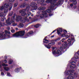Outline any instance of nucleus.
Here are the masks:
<instances>
[{
	"label": "nucleus",
	"mask_w": 79,
	"mask_h": 79,
	"mask_svg": "<svg viewBox=\"0 0 79 79\" xmlns=\"http://www.w3.org/2000/svg\"><path fill=\"white\" fill-rule=\"evenodd\" d=\"M1 67V65L0 64V68Z\"/></svg>",
	"instance_id": "nucleus-64"
},
{
	"label": "nucleus",
	"mask_w": 79,
	"mask_h": 79,
	"mask_svg": "<svg viewBox=\"0 0 79 79\" xmlns=\"http://www.w3.org/2000/svg\"><path fill=\"white\" fill-rule=\"evenodd\" d=\"M60 43H58V44H59V45H60Z\"/></svg>",
	"instance_id": "nucleus-62"
},
{
	"label": "nucleus",
	"mask_w": 79,
	"mask_h": 79,
	"mask_svg": "<svg viewBox=\"0 0 79 79\" xmlns=\"http://www.w3.org/2000/svg\"><path fill=\"white\" fill-rule=\"evenodd\" d=\"M42 7H40L38 9L39 10H42Z\"/></svg>",
	"instance_id": "nucleus-42"
},
{
	"label": "nucleus",
	"mask_w": 79,
	"mask_h": 79,
	"mask_svg": "<svg viewBox=\"0 0 79 79\" xmlns=\"http://www.w3.org/2000/svg\"><path fill=\"white\" fill-rule=\"evenodd\" d=\"M19 12L20 13H22V15L23 16H29L31 15V13L29 12H27L26 14V10H25V9L20 10L19 11Z\"/></svg>",
	"instance_id": "nucleus-5"
},
{
	"label": "nucleus",
	"mask_w": 79,
	"mask_h": 79,
	"mask_svg": "<svg viewBox=\"0 0 79 79\" xmlns=\"http://www.w3.org/2000/svg\"><path fill=\"white\" fill-rule=\"evenodd\" d=\"M10 2H14L15 0H9Z\"/></svg>",
	"instance_id": "nucleus-43"
},
{
	"label": "nucleus",
	"mask_w": 79,
	"mask_h": 79,
	"mask_svg": "<svg viewBox=\"0 0 79 79\" xmlns=\"http://www.w3.org/2000/svg\"><path fill=\"white\" fill-rule=\"evenodd\" d=\"M1 74L2 75V76H3L4 75V73L3 72H2L1 73Z\"/></svg>",
	"instance_id": "nucleus-48"
},
{
	"label": "nucleus",
	"mask_w": 79,
	"mask_h": 79,
	"mask_svg": "<svg viewBox=\"0 0 79 79\" xmlns=\"http://www.w3.org/2000/svg\"><path fill=\"white\" fill-rule=\"evenodd\" d=\"M74 8H76V6H73Z\"/></svg>",
	"instance_id": "nucleus-55"
},
{
	"label": "nucleus",
	"mask_w": 79,
	"mask_h": 79,
	"mask_svg": "<svg viewBox=\"0 0 79 79\" xmlns=\"http://www.w3.org/2000/svg\"><path fill=\"white\" fill-rule=\"evenodd\" d=\"M62 31H63L62 30V29L61 28H60L59 30L58 29L57 30V33L59 35H61V33L60 32H62Z\"/></svg>",
	"instance_id": "nucleus-13"
},
{
	"label": "nucleus",
	"mask_w": 79,
	"mask_h": 79,
	"mask_svg": "<svg viewBox=\"0 0 79 79\" xmlns=\"http://www.w3.org/2000/svg\"><path fill=\"white\" fill-rule=\"evenodd\" d=\"M76 54H77L78 55H79V51H78L77 53H76Z\"/></svg>",
	"instance_id": "nucleus-49"
},
{
	"label": "nucleus",
	"mask_w": 79,
	"mask_h": 79,
	"mask_svg": "<svg viewBox=\"0 0 79 79\" xmlns=\"http://www.w3.org/2000/svg\"><path fill=\"white\" fill-rule=\"evenodd\" d=\"M39 26H40V25H36L35 26V27H36V28H37L38 27H39Z\"/></svg>",
	"instance_id": "nucleus-32"
},
{
	"label": "nucleus",
	"mask_w": 79,
	"mask_h": 79,
	"mask_svg": "<svg viewBox=\"0 0 79 79\" xmlns=\"http://www.w3.org/2000/svg\"><path fill=\"white\" fill-rule=\"evenodd\" d=\"M57 0H47L46 1L47 3H51V6L48 7V10H47L46 11L47 13L51 12V10H54V7H55L56 5L58 6L60 5H61L63 2V1L62 0H60L58 2H55Z\"/></svg>",
	"instance_id": "nucleus-1"
},
{
	"label": "nucleus",
	"mask_w": 79,
	"mask_h": 79,
	"mask_svg": "<svg viewBox=\"0 0 79 79\" xmlns=\"http://www.w3.org/2000/svg\"><path fill=\"white\" fill-rule=\"evenodd\" d=\"M4 69L6 71H8L10 69L8 67H4Z\"/></svg>",
	"instance_id": "nucleus-26"
},
{
	"label": "nucleus",
	"mask_w": 79,
	"mask_h": 79,
	"mask_svg": "<svg viewBox=\"0 0 79 79\" xmlns=\"http://www.w3.org/2000/svg\"><path fill=\"white\" fill-rule=\"evenodd\" d=\"M27 20H28V21H29V19H28Z\"/></svg>",
	"instance_id": "nucleus-63"
},
{
	"label": "nucleus",
	"mask_w": 79,
	"mask_h": 79,
	"mask_svg": "<svg viewBox=\"0 0 79 79\" xmlns=\"http://www.w3.org/2000/svg\"><path fill=\"white\" fill-rule=\"evenodd\" d=\"M60 38H59L58 39H57V40L58 41V40H60Z\"/></svg>",
	"instance_id": "nucleus-50"
},
{
	"label": "nucleus",
	"mask_w": 79,
	"mask_h": 79,
	"mask_svg": "<svg viewBox=\"0 0 79 79\" xmlns=\"http://www.w3.org/2000/svg\"><path fill=\"white\" fill-rule=\"evenodd\" d=\"M31 16H34V15H33V14H32L31 15Z\"/></svg>",
	"instance_id": "nucleus-58"
},
{
	"label": "nucleus",
	"mask_w": 79,
	"mask_h": 79,
	"mask_svg": "<svg viewBox=\"0 0 79 79\" xmlns=\"http://www.w3.org/2000/svg\"><path fill=\"white\" fill-rule=\"evenodd\" d=\"M74 57H75V59H78V56L77 55H75Z\"/></svg>",
	"instance_id": "nucleus-34"
},
{
	"label": "nucleus",
	"mask_w": 79,
	"mask_h": 79,
	"mask_svg": "<svg viewBox=\"0 0 79 79\" xmlns=\"http://www.w3.org/2000/svg\"><path fill=\"white\" fill-rule=\"evenodd\" d=\"M45 7H42V10H45Z\"/></svg>",
	"instance_id": "nucleus-44"
},
{
	"label": "nucleus",
	"mask_w": 79,
	"mask_h": 79,
	"mask_svg": "<svg viewBox=\"0 0 79 79\" xmlns=\"http://www.w3.org/2000/svg\"><path fill=\"white\" fill-rule=\"evenodd\" d=\"M66 35V34L64 33L62 34V35H61V37H65Z\"/></svg>",
	"instance_id": "nucleus-38"
},
{
	"label": "nucleus",
	"mask_w": 79,
	"mask_h": 79,
	"mask_svg": "<svg viewBox=\"0 0 79 79\" xmlns=\"http://www.w3.org/2000/svg\"><path fill=\"white\" fill-rule=\"evenodd\" d=\"M71 40H70V39H69L68 40V41L69 42L68 45L69 46L71 45V40H74V38H71Z\"/></svg>",
	"instance_id": "nucleus-14"
},
{
	"label": "nucleus",
	"mask_w": 79,
	"mask_h": 79,
	"mask_svg": "<svg viewBox=\"0 0 79 79\" xmlns=\"http://www.w3.org/2000/svg\"><path fill=\"white\" fill-rule=\"evenodd\" d=\"M68 44H67V42H64L63 44V47L65 49L66 47H68V46H69V45H68Z\"/></svg>",
	"instance_id": "nucleus-12"
},
{
	"label": "nucleus",
	"mask_w": 79,
	"mask_h": 79,
	"mask_svg": "<svg viewBox=\"0 0 79 79\" xmlns=\"http://www.w3.org/2000/svg\"><path fill=\"white\" fill-rule=\"evenodd\" d=\"M41 5H46V4L45 3V2H44V1H43L41 3Z\"/></svg>",
	"instance_id": "nucleus-22"
},
{
	"label": "nucleus",
	"mask_w": 79,
	"mask_h": 79,
	"mask_svg": "<svg viewBox=\"0 0 79 79\" xmlns=\"http://www.w3.org/2000/svg\"><path fill=\"white\" fill-rule=\"evenodd\" d=\"M70 6H73V4H71L70 5Z\"/></svg>",
	"instance_id": "nucleus-53"
},
{
	"label": "nucleus",
	"mask_w": 79,
	"mask_h": 79,
	"mask_svg": "<svg viewBox=\"0 0 79 79\" xmlns=\"http://www.w3.org/2000/svg\"><path fill=\"white\" fill-rule=\"evenodd\" d=\"M15 18H16L15 20L17 22H19L21 20V19H22V17H21L19 15H17L16 14H14L13 17H12L11 18V20L12 22L10 21L9 20L10 19V18H9L6 21V26H10V25L11 23H12L14 26H16V25H17V24L15 23V21H14V20H15Z\"/></svg>",
	"instance_id": "nucleus-2"
},
{
	"label": "nucleus",
	"mask_w": 79,
	"mask_h": 79,
	"mask_svg": "<svg viewBox=\"0 0 79 79\" xmlns=\"http://www.w3.org/2000/svg\"><path fill=\"white\" fill-rule=\"evenodd\" d=\"M7 29L8 31H9V30L10 29V28L9 27H8L7 28Z\"/></svg>",
	"instance_id": "nucleus-52"
},
{
	"label": "nucleus",
	"mask_w": 79,
	"mask_h": 79,
	"mask_svg": "<svg viewBox=\"0 0 79 79\" xmlns=\"http://www.w3.org/2000/svg\"><path fill=\"white\" fill-rule=\"evenodd\" d=\"M24 26L23 24L20 23L19 24V27H23Z\"/></svg>",
	"instance_id": "nucleus-27"
},
{
	"label": "nucleus",
	"mask_w": 79,
	"mask_h": 79,
	"mask_svg": "<svg viewBox=\"0 0 79 79\" xmlns=\"http://www.w3.org/2000/svg\"><path fill=\"white\" fill-rule=\"evenodd\" d=\"M1 20L2 21H4V19H3V18L2 17V18H1Z\"/></svg>",
	"instance_id": "nucleus-45"
},
{
	"label": "nucleus",
	"mask_w": 79,
	"mask_h": 79,
	"mask_svg": "<svg viewBox=\"0 0 79 79\" xmlns=\"http://www.w3.org/2000/svg\"><path fill=\"white\" fill-rule=\"evenodd\" d=\"M33 33L34 32H33V31L27 33V36H29L30 35H31V34H33Z\"/></svg>",
	"instance_id": "nucleus-17"
},
{
	"label": "nucleus",
	"mask_w": 79,
	"mask_h": 79,
	"mask_svg": "<svg viewBox=\"0 0 79 79\" xmlns=\"http://www.w3.org/2000/svg\"><path fill=\"white\" fill-rule=\"evenodd\" d=\"M52 48L53 50L54 51L52 52L53 53L57 55H60L61 53V51L63 50V48L62 47H60L59 48L53 47Z\"/></svg>",
	"instance_id": "nucleus-4"
},
{
	"label": "nucleus",
	"mask_w": 79,
	"mask_h": 79,
	"mask_svg": "<svg viewBox=\"0 0 79 79\" xmlns=\"http://www.w3.org/2000/svg\"><path fill=\"white\" fill-rule=\"evenodd\" d=\"M4 33H5V32H3L2 33L0 34V37L1 38H3V37H6V36H7V34H10V32H8L6 30L5 31V34L3 35Z\"/></svg>",
	"instance_id": "nucleus-7"
},
{
	"label": "nucleus",
	"mask_w": 79,
	"mask_h": 79,
	"mask_svg": "<svg viewBox=\"0 0 79 79\" xmlns=\"http://www.w3.org/2000/svg\"><path fill=\"white\" fill-rule=\"evenodd\" d=\"M74 70L72 69V70H69L67 71V75H71V74L74 73Z\"/></svg>",
	"instance_id": "nucleus-11"
},
{
	"label": "nucleus",
	"mask_w": 79,
	"mask_h": 79,
	"mask_svg": "<svg viewBox=\"0 0 79 79\" xmlns=\"http://www.w3.org/2000/svg\"><path fill=\"white\" fill-rule=\"evenodd\" d=\"M5 23H0V27H2V26H5Z\"/></svg>",
	"instance_id": "nucleus-24"
},
{
	"label": "nucleus",
	"mask_w": 79,
	"mask_h": 79,
	"mask_svg": "<svg viewBox=\"0 0 79 79\" xmlns=\"http://www.w3.org/2000/svg\"><path fill=\"white\" fill-rule=\"evenodd\" d=\"M17 5H18V3H15L14 4V6L15 7H16V6H17Z\"/></svg>",
	"instance_id": "nucleus-35"
},
{
	"label": "nucleus",
	"mask_w": 79,
	"mask_h": 79,
	"mask_svg": "<svg viewBox=\"0 0 79 79\" xmlns=\"http://www.w3.org/2000/svg\"><path fill=\"white\" fill-rule=\"evenodd\" d=\"M20 69H21V70H22V69H21V67L20 68Z\"/></svg>",
	"instance_id": "nucleus-59"
},
{
	"label": "nucleus",
	"mask_w": 79,
	"mask_h": 79,
	"mask_svg": "<svg viewBox=\"0 0 79 79\" xmlns=\"http://www.w3.org/2000/svg\"><path fill=\"white\" fill-rule=\"evenodd\" d=\"M15 31L13 29L11 30V32H12V33H15Z\"/></svg>",
	"instance_id": "nucleus-37"
},
{
	"label": "nucleus",
	"mask_w": 79,
	"mask_h": 79,
	"mask_svg": "<svg viewBox=\"0 0 79 79\" xmlns=\"http://www.w3.org/2000/svg\"><path fill=\"white\" fill-rule=\"evenodd\" d=\"M74 79L73 75H70L68 77V79Z\"/></svg>",
	"instance_id": "nucleus-19"
},
{
	"label": "nucleus",
	"mask_w": 79,
	"mask_h": 79,
	"mask_svg": "<svg viewBox=\"0 0 79 79\" xmlns=\"http://www.w3.org/2000/svg\"><path fill=\"white\" fill-rule=\"evenodd\" d=\"M2 66H8V65L6 64H5L4 63H3L2 64Z\"/></svg>",
	"instance_id": "nucleus-31"
},
{
	"label": "nucleus",
	"mask_w": 79,
	"mask_h": 79,
	"mask_svg": "<svg viewBox=\"0 0 79 79\" xmlns=\"http://www.w3.org/2000/svg\"><path fill=\"white\" fill-rule=\"evenodd\" d=\"M7 76H11V75H10V73H7Z\"/></svg>",
	"instance_id": "nucleus-36"
},
{
	"label": "nucleus",
	"mask_w": 79,
	"mask_h": 79,
	"mask_svg": "<svg viewBox=\"0 0 79 79\" xmlns=\"http://www.w3.org/2000/svg\"><path fill=\"white\" fill-rule=\"evenodd\" d=\"M74 77H77V75L76 73L75 74Z\"/></svg>",
	"instance_id": "nucleus-51"
},
{
	"label": "nucleus",
	"mask_w": 79,
	"mask_h": 79,
	"mask_svg": "<svg viewBox=\"0 0 79 79\" xmlns=\"http://www.w3.org/2000/svg\"><path fill=\"white\" fill-rule=\"evenodd\" d=\"M2 63H7V61L6 60H3L2 61Z\"/></svg>",
	"instance_id": "nucleus-28"
},
{
	"label": "nucleus",
	"mask_w": 79,
	"mask_h": 79,
	"mask_svg": "<svg viewBox=\"0 0 79 79\" xmlns=\"http://www.w3.org/2000/svg\"><path fill=\"white\" fill-rule=\"evenodd\" d=\"M25 6H26V4L25 3H23L20 5V8H23V7H24Z\"/></svg>",
	"instance_id": "nucleus-16"
},
{
	"label": "nucleus",
	"mask_w": 79,
	"mask_h": 79,
	"mask_svg": "<svg viewBox=\"0 0 79 79\" xmlns=\"http://www.w3.org/2000/svg\"><path fill=\"white\" fill-rule=\"evenodd\" d=\"M13 7V4L11 3L5 4L4 6H2L0 8V11H2L3 10L4 8V12L5 13H6L8 12V10H11Z\"/></svg>",
	"instance_id": "nucleus-3"
},
{
	"label": "nucleus",
	"mask_w": 79,
	"mask_h": 79,
	"mask_svg": "<svg viewBox=\"0 0 79 79\" xmlns=\"http://www.w3.org/2000/svg\"><path fill=\"white\" fill-rule=\"evenodd\" d=\"M55 37V35H53L51 37V38H52V37Z\"/></svg>",
	"instance_id": "nucleus-56"
},
{
	"label": "nucleus",
	"mask_w": 79,
	"mask_h": 79,
	"mask_svg": "<svg viewBox=\"0 0 79 79\" xmlns=\"http://www.w3.org/2000/svg\"><path fill=\"white\" fill-rule=\"evenodd\" d=\"M55 31H56V30H54L52 31V33H53L54 32H55Z\"/></svg>",
	"instance_id": "nucleus-57"
},
{
	"label": "nucleus",
	"mask_w": 79,
	"mask_h": 79,
	"mask_svg": "<svg viewBox=\"0 0 79 79\" xmlns=\"http://www.w3.org/2000/svg\"><path fill=\"white\" fill-rule=\"evenodd\" d=\"M13 62V60H9V64H11Z\"/></svg>",
	"instance_id": "nucleus-39"
},
{
	"label": "nucleus",
	"mask_w": 79,
	"mask_h": 79,
	"mask_svg": "<svg viewBox=\"0 0 79 79\" xmlns=\"http://www.w3.org/2000/svg\"><path fill=\"white\" fill-rule=\"evenodd\" d=\"M49 16H52V15H53V14H49Z\"/></svg>",
	"instance_id": "nucleus-47"
},
{
	"label": "nucleus",
	"mask_w": 79,
	"mask_h": 79,
	"mask_svg": "<svg viewBox=\"0 0 79 79\" xmlns=\"http://www.w3.org/2000/svg\"><path fill=\"white\" fill-rule=\"evenodd\" d=\"M56 41H57V39L56 40H52V42H56Z\"/></svg>",
	"instance_id": "nucleus-46"
},
{
	"label": "nucleus",
	"mask_w": 79,
	"mask_h": 79,
	"mask_svg": "<svg viewBox=\"0 0 79 79\" xmlns=\"http://www.w3.org/2000/svg\"><path fill=\"white\" fill-rule=\"evenodd\" d=\"M29 19H31V17H29Z\"/></svg>",
	"instance_id": "nucleus-61"
},
{
	"label": "nucleus",
	"mask_w": 79,
	"mask_h": 79,
	"mask_svg": "<svg viewBox=\"0 0 79 79\" xmlns=\"http://www.w3.org/2000/svg\"><path fill=\"white\" fill-rule=\"evenodd\" d=\"M13 15V12L12 11L10 12L9 13V16H11V15Z\"/></svg>",
	"instance_id": "nucleus-29"
},
{
	"label": "nucleus",
	"mask_w": 79,
	"mask_h": 79,
	"mask_svg": "<svg viewBox=\"0 0 79 79\" xmlns=\"http://www.w3.org/2000/svg\"><path fill=\"white\" fill-rule=\"evenodd\" d=\"M73 64L70 66V68H72V69H73L74 68H75L76 67V65H75L73 64L74 63H75V62H72Z\"/></svg>",
	"instance_id": "nucleus-15"
},
{
	"label": "nucleus",
	"mask_w": 79,
	"mask_h": 79,
	"mask_svg": "<svg viewBox=\"0 0 79 79\" xmlns=\"http://www.w3.org/2000/svg\"><path fill=\"white\" fill-rule=\"evenodd\" d=\"M64 34H66V33H67V31H66V30H64Z\"/></svg>",
	"instance_id": "nucleus-41"
},
{
	"label": "nucleus",
	"mask_w": 79,
	"mask_h": 79,
	"mask_svg": "<svg viewBox=\"0 0 79 79\" xmlns=\"http://www.w3.org/2000/svg\"><path fill=\"white\" fill-rule=\"evenodd\" d=\"M15 73H18L19 71V69H15Z\"/></svg>",
	"instance_id": "nucleus-23"
},
{
	"label": "nucleus",
	"mask_w": 79,
	"mask_h": 79,
	"mask_svg": "<svg viewBox=\"0 0 79 79\" xmlns=\"http://www.w3.org/2000/svg\"><path fill=\"white\" fill-rule=\"evenodd\" d=\"M70 2H72V1H73V4L74 5H76L77 3V2L76 1V0H70Z\"/></svg>",
	"instance_id": "nucleus-18"
},
{
	"label": "nucleus",
	"mask_w": 79,
	"mask_h": 79,
	"mask_svg": "<svg viewBox=\"0 0 79 79\" xmlns=\"http://www.w3.org/2000/svg\"><path fill=\"white\" fill-rule=\"evenodd\" d=\"M69 37V35H66L65 36V37H66L67 38H68Z\"/></svg>",
	"instance_id": "nucleus-40"
},
{
	"label": "nucleus",
	"mask_w": 79,
	"mask_h": 79,
	"mask_svg": "<svg viewBox=\"0 0 79 79\" xmlns=\"http://www.w3.org/2000/svg\"><path fill=\"white\" fill-rule=\"evenodd\" d=\"M7 56H5L4 58L5 59H7Z\"/></svg>",
	"instance_id": "nucleus-54"
},
{
	"label": "nucleus",
	"mask_w": 79,
	"mask_h": 79,
	"mask_svg": "<svg viewBox=\"0 0 79 79\" xmlns=\"http://www.w3.org/2000/svg\"><path fill=\"white\" fill-rule=\"evenodd\" d=\"M29 9H30V8L29 7V6H28L27 8L26 9V10H25L26 11H29Z\"/></svg>",
	"instance_id": "nucleus-25"
},
{
	"label": "nucleus",
	"mask_w": 79,
	"mask_h": 79,
	"mask_svg": "<svg viewBox=\"0 0 79 79\" xmlns=\"http://www.w3.org/2000/svg\"><path fill=\"white\" fill-rule=\"evenodd\" d=\"M25 32L24 31H19L13 35V37H18L19 36H23L24 35Z\"/></svg>",
	"instance_id": "nucleus-6"
},
{
	"label": "nucleus",
	"mask_w": 79,
	"mask_h": 79,
	"mask_svg": "<svg viewBox=\"0 0 79 79\" xmlns=\"http://www.w3.org/2000/svg\"><path fill=\"white\" fill-rule=\"evenodd\" d=\"M64 40H65V39L64 38L61 40L60 42L61 43H63V42H64Z\"/></svg>",
	"instance_id": "nucleus-30"
},
{
	"label": "nucleus",
	"mask_w": 79,
	"mask_h": 79,
	"mask_svg": "<svg viewBox=\"0 0 79 79\" xmlns=\"http://www.w3.org/2000/svg\"><path fill=\"white\" fill-rule=\"evenodd\" d=\"M3 16V13L1 12L0 13V16L2 17V16Z\"/></svg>",
	"instance_id": "nucleus-33"
},
{
	"label": "nucleus",
	"mask_w": 79,
	"mask_h": 79,
	"mask_svg": "<svg viewBox=\"0 0 79 79\" xmlns=\"http://www.w3.org/2000/svg\"><path fill=\"white\" fill-rule=\"evenodd\" d=\"M55 44V42L50 43H49L48 45H45V46L47 48H48V49H49L51 47L50 46L52 45H54Z\"/></svg>",
	"instance_id": "nucleus-10"
},
{
	"label": "nucleus",
	"mask_w": 79,
	"mask_h": 79,
	"mask_svg": "<svg viewBox=\"0 0 79 79\" xmlns=\"http://www.w3.org/2000/svg\"><path fill=\"white\" fill-rule=\"evenodd\" d=\"M48 16V14H47V12L46 11H43V14H40V17L41 18H47Z\"/></svg>",
	"instance_id": "nucleus-9"
},
{
	"label": "nucleus",
	"mask_w": 79,
	"mask_h": 79,
	"mask_svg": "<svg viewBox=\"0 0 79 79\" xmlns=\"http://www.w3.org/2000/svg\"><path fill=\"white\" fill-rule=\"evenodd\" d=\"M44 43H45V44H48V43L49 42L48 40H45V39L44 40Z\"/></svg>",
	"instance_id": "nucleus-20"
},
{
	"label": "nucleus",
	"mask_w": 79,
	"mask_h": 79,
	"mask_svg": "<svg viewBox=\"0 0 79 79\" xmlns=\"http://www.w3.org/2000/svg\"><path fill=\"white\" fill-rule=\"evenodd\" d=\"M20 21L22 23H25V22L26 21V20L22 18Z\"/></svg>",
	"instance_id": "nucleus-21"
},
{
	"label": "nucleus",
	"mask_w": 79,
	"mask_h": 79,
	"mask_svg": "<svg viewBox=\"0 0 79 79\" xmlns=\"http://www.w3.org/2000/svg\"><path fill=\"white\" fill-rule=\"evenodd\" d=\"M36 16H37L38 17H39V15H36Z\"/></svg>",
	"instance_id": "nucleus-60"
},
{
	"label": "nucleus",
	"mask_w": 79,
	"mask_h": 79,
	"mask_svg": "<svg viewBox=\"0 0 79 79\" xmlns=\"http://www.w3.org/2000/svg\"><path fill=\"white\" fill-rule=\"evenodd\" d=\"M31 6L32 7V10H35L37 8V4L35 2H32L31 3Z\"/></svg>",
	"instance_id": "nucleus-8"
}]
</instances>
